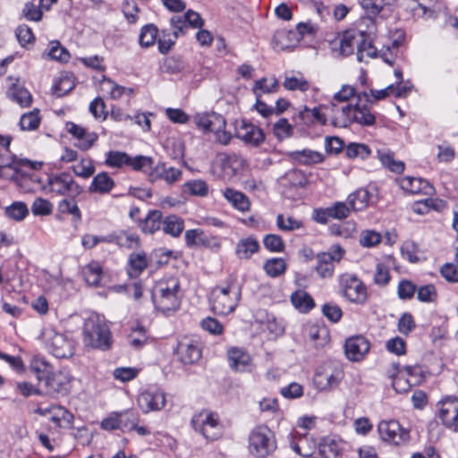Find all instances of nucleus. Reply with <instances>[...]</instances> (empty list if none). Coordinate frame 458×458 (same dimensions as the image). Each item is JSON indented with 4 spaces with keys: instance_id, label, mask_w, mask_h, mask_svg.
I'll return each mask as SVG.
<instances>
[{
    "instance_id": "61",
    "label": "nucleus",
    "mask_w": 458,
    "mask_h": 458,
    "mask_svg": "<svg viewBox=\"0 0 458 458\" xmlns=\"http://www.w3.org/2000/svg\"><path fill=\"white\" fill-rule=\"evenodd\" d=\"M415 292H417L416 285L410 280L403 279L399 282L397 287V294L401 300H411Z\"/></svg>"
},
{
    "instance_id": "60",
    "label": "nucleus",
    "mask_w": 458,
    "mask_h": 458,
    "mask_svg": "<svg viewBox=\"0 0 458 458\" xmlns=\"http://www.w3.org/2000/svg\"><path fill=\"white\" fill-rule=\"evenodd\" d=\"M15 36L21 47H26L28 44H33L36 39L32 30L26 24L19 25L16 28Z\"/></svg>"
},
{
    "instance_id": "2",
    "label": "nucleus",
    "mask_w": 458,
    "mask_h": 458,
    "mask_svg": "<svg viewBox=\"0 0 458 458\" xmlns=\"http://www.w3.org/2000/svg\"><path fill=\"white\" fill-rule=\"evenodd\" d=\"M241 298L239 284L231 280L226 285H218L212 289L209 297L211 310L217 315L225 316L233 312Z\"/></svg>"
},
{
    "instance_id": "64",
    "label": "nucleus",
    "mask_w": 458,
    "mask_h": 458,
    "mask_svg": "<svg viewBox=\"0 0 458 458\" xmlns=\"http://www.w3.org/2000/svg\"><path fill=\"white\" fill-rule=\"evenodd\" d=\"M52 203L42 198H37L31 206V211L34 216H47L52 213Z\"/></svg>"
},
{
    "instance_id": "57",
    "label": "nucleus",
    "mask_w": 458,
    "mask_h": 458,
    "mask_svg": "<svg viewBox=\"0 0 458 458\" xmlns=\"http://www.w3.org/2000/svg\"><path fill=\"white\" fill-rule=\"evenodd\" d=\"M21 15L28 21H39L42 19L43 13L38 4H35L34 1H31L24 4Z\"/></svg>"
},
{
    "instance_id": "16",
    "label": "nucleus",
    "mask_w": 458,
    "mask_h": 458,
    "mask_svg": "<svg viewBox=\"0 0 458 458\" xmlns=\"http://www.w3.org/2000/svg\"><path fill=\"white\" fill-rule=\"evenodd\" d=\"M219 157L221 176L225 180L240 176L247 165L246 160L237 154H221Z\"/></svg>"
},
{
    "instance_id": "27",
    "label": "nucleus",
    "mask_w": 458,
    "mask_h": 458,
    "mask_svg": "<svg viewBox=\"0 0 458 458\" xmlns=\"http://www.w3.org/2000/svg\"><path fill=\"white\" fill-rule=\"evenodd\" d=\"M223 196L234 208L242 212L249 210L250 202L244 193L232 188H226L223 191Z\"/></svg>"
},
{
    "instance_id": "22",
    "label": "nucleus",
    "mask_w": 458,
    "mask_h": 458,
    "mask_svg": "<svg viewBox=\"0 0 458 458\" xmlns=\"http://www.w3.org/2000/svg\"><path fill=\"white\" fill-rule=\"evenodd\" d=\"M49 349L59 359L69 358L73 354V344L62 334H55L50 340Z\"/></svg>"
},
{
    "instance_id": "20",
    "label": "nucleus",
    "mask_w": 458,
    "mask_h": 458,
    "mask_svg": "<svg viewBox=\"0 0 458 458\" xmlns=\"http://www.w3.org/2000/svg\"><path fill=\"white\" fill-rule=\"evenodd\" d=\"M66 131L74 138L79 140L77 147L82 150L90 148L98 140V135L94 132H87V130L72 122H67L65 124Z\"/></svg>"
},
{
    "instance_id": "56",
    "label": "nucleus",
    "mask_w": 458,
    "mask_h": 458,
    "mask_svg": "<svg viewBox=\"0 0 458 458\" xmlns=\"http://www.w3.org/2000/svg\"><path fill=\"white\" fill-rule=\"evenodd\" d=\"M263 244L266 250L270 252H283L285 244L280 235L270 233L263 238Z\"/></svg>"
},
{
    "instance_id": "24",
    "label": "nucleus",
    "mask_w": 458,
    "mask_h": 458,
    "mask_svg": "<svg viewBox=\"0 0 458 458\" xmlns=\"http://www.w3.org/2000/svg\"><path fill=\"white\" fill-rule=\"evenodd\" d=\"M273 42L281 50L294 47L300 42V36L293 30H276L273 37Z\"/></svg>"
},
{
    "instance_id": "19",
    "label": "nucleus",
    "mask_w": 458,
    "mask_h": 458,
    "mask_svg": "<svg viewBox=\"0 0 458 458\" xmlns=\"http://www.w3.org/2000/svg\"><path fill=\"white\" fill-rule=\"evenodd\" d=\"M201 349L198 342L183 340L178 344L177 355L184 364H194L201 358Z\"/></svg>"
},
{
    "instance_id": "38",
    "label": "nucleus",
    "mask_w": 458,
    "mask_h": 458,
    "mask_svg": "<svg viewBox=\"0 0 458 458\" xmlns=\"http://www.w3.org/2000/svg\"><path fill=\"white\" fill-rule=\"evenodd\" d=\"M319 454L323 458H336L340 453V443L331 437H324L319 443Z\"/></svg>"
},
{
    "instance_id": "9",
    "label": "nucleus",
    "mask_w": 458,
    "mask_h": 458,
    "mask_svg": "<svg viewBox=\"0 0 458 458\" xmlns=\"http://www.w3.org/2000/svg\"><path fill=\"white\" fill-rule=\"evenodd\" d=\"M105 163L107 166L113 168L130 166L132 170L138 171L146 168L150 164V160L143 155L132 157L123 151L110 150L106 154Z\"/></svg>"
},
{
    "instance_id": "17",
    "label": "nucleus",
    "mask_w": 458,
    "mask_h": 458,
    "mask_svg": "<svg viewBox=\"0 0 458 458\" xmlns=\"http://www.w3.org/2000/svg\"><path fill=\"white\" fill-rule=\"evenodd\" d=\"M439 404V419L442 423L446 428L458 431V399L447 397Z\"/></svg>"
},
{
    "instance_id": "21",
    "label": "nucleus",
    "mask_w": 458,
    "mask_h": 458,
    "mask_svg": "<svg viewBox=\"0 0 458 458\" xmlns=\"http://www.w3.org/2000/svg\"><path fill=\"white\" fill-rule=\"evenodd\" d=\"M401 188L411 194L422 193L425 195H431L434 193V187L422 178L406 176L400 182Z\"/></svg>"
},
{
    "instance_id": "25",
    "label": "nucleus",
    "mask_w": 458,
    "mask_h": 458,
    "mask_svg": "<svg viewBox=\"0 0 458 458\" xmlns=\"http://www.w3.org/2000/svg\"><path fill=\"white\" fill-rule=\"evenodd\" d=\"M163 219L162 212L160 210H150L144 220L140 221L139 225L144 233L152 234L162 229Z\"/></svg>"
},
{
    "instance_id": "6",
    "label": "nucleus",
    "mask_w": 458,
    "mask_h": 458,
    "mask_svg": "<svg viewBox=\"0 0 458 458\" xmlns=\"http://www.w3.org/2000/svg\"><path fill=\"white\" fill-rule=\"evenodd\" d=\"M44 190L56 195L68 196L72 199H75L83 191V188L68 173L48 176L47 184L44 186Z\"/></svg>"
},
{
    "instance_id": "12",
    "label": "nucleus",
    "mask_w": 458,
    "mask_h": 458,
    "mask_svg": "<svg viewBox=\"0 0 458 458\" xmlns=\"http://www.w3.org/2000/svg\"><path fill=\"white\" fill-rule=\"evenodd\" d=\"M226 358L230 369L234 372H250L255 367L254 356L244 347H228L226 350Z\"/></svg>"
},
{
    "instance_id": "50",
    "label": "nucleus",
    "mask_w": 458,
    "mask_h": 458,
    "mask_svg": "<svg viewBox=\"0 0 458 458\" xmlns=\"http://www.w3.org/2000/svg\"><path fill=\"white\" fill-rule=\"evenodd\" d=\"M185 68L184 61L181 56H169L164 60L161 69L164 72L169 74H177Z\"/></svg>"
},
{
    "instance_id": "53",
    "label": "nucleus",
    "mask_w": 458,
    "mask_h": 458,
    "mask_svg": "<svg viewBox=\"0 0 458 458\" xmlns=\"http://www.w3.org/2000/svg\"><path fill=\"white\" fill-rule=\"evenodd\" d=\"M289 106V101L284 98L277 99L275 107L267 106L264 102L259 100V114L265 117H267L274 113L276 114H280L284 112Z\"/></svg>"
},
{
    "instance_id": "59",
    "label": "nucleus",
    "mask_w": 458,
    "mask_h": 458,
    "mask_svg": "<svg viewBox=\"0 0 458 458\" xmlns=\"http://www.w3.org/2000/svg\"><path fill=\"white\" fill-rule=\"evenodd\" d=\"M276 225L279 230L291 232L300 229L303 226L301 221L297 220L293 216H288L286 219L284 215L280 214L276 217Z\"/></svg>"
},
{
    "instance_id": "14",
    "label": "nucleus",
    "mask_w": 458,
    "mask_h": 458,
    "mask_svg": "<svg viewBox=\"0 0 458 458\" xmlns=\"http://www.w3.org/2000/svg\"><path fill=\"white\" fill-rule=\"evenodd\" d=\"M344 254V250L339 245L333 246L328 252L318 253L315 270L323 278L331 277L335 270L334 262H339Z\"/></svg>"
},
{
    "instance_id": "51",
    "label": "nucleus",
    "mask_w": 458,
    "mask_h": 458,
    "mask_svg": "<svg viewBox=\"0 0 458 458\" xmlns=\"http://www.w3.org/2000/svg\"><path fill=\"white\" fill-rule=\"evenodd\" d=\"M359 39L353 33L346 31L340 39L339 52L343 56H348L353 54L354 47L357 46Z\"/></svg>"
},
{
    "instance_id": "40",
    "label": "nucleus",
    "mask_w": 458,
    "mask_h": 458,
    "mask_svg": "<svg viewBox=\"0 0 458 458\" xmlns=\"http://www.w3.org/2000/svg\"><path fill=\"white\" fill-rule=\"evenodd\" d=\"M377 157L382 165L390 171L401 174L404 170V163L394 159L393 153L388 150H377Z\"/></svg>"
},
{
    "instance_id": "8",
    "label": "nucleus",
    "mask_w": 458,
    "mask_h": 458,
    "mask_svg": "<svg viewBox=\"0 0 458 458\" xmlns=\"http://www.w3.org/2000/svg\"><path fill=\"white\" fill-rule=\"evenodd\" d=\"M343 377L344 371L339 365L325 362L317 369L314 382L320 390H330L336 387Z\"/></svg>"
},
{
    "instance_id": "34",
    "label": "nucleus",
    "mask_w": 458,
    "mask_h": 458,
    "mask_svg": "<svg viewBox=\"0 0 458 458\" xmlns=\"http://www.w3.org/2000/svg\"><path fill=\"white\" fill-rule=\"evenodd\" d=\"M57 210L60 214L71 215L74 223L81 221V212L77 205V202L72 198L62 199L57 206Z\"/></svg>"
},
{
    "instance_id": "26",
    "label": "nucleus",
    "mask_w": 458,
    "mask_h": 458,
    "mask_svg": "<svg viewBox=\"0 0 458 458\" xmlns=\"http://www.w3.org/2000/svg\"><path fill=\"white\" fill-rule=\"evenodd\" d=\"M114 181L110 177V175L106 172H102L93 178L91 184L89 187V192L106 194L114 189Z\"/></svg>"
},
{
    "instance_id": "43",
    "label": "nucleus",
    "mask_w": 458,
    "mask_h": 458,
    "mask_svg": "<svg viewBox=\"0 0 458 458\" xmlns=\"http://www.w3.org/2000/svg\"><path fill=\"white\" fill-rule=\"evenodd\" d=\"M283 86L289 90L299 89L302 92H306L310 89V82L301 73H298L296 76L286 74Z\"/></svg>"
},
{
    "instance_id": "48",
    "label": "nucleus",
    "mask_w": 458,
    "mask_h": 458,
    "mask_svg": "<svg viewBox=\"0 0 458 458\" xmlns=\"http://www.w3.org/2000/svg\"><path fill=\"white\" fill-rule=\"evenodd\" d=\"M371 154V150L368 145L363 143L352 142L345 148V155L348 158L360 157L366 159Z\"/></svg>"
},
{
    "instance_id": "36",
    "label": "nucleus",
    "mask_w": 458,
    "mask_h": 458,
    "mask_svg": "<svg viewBox=\"0 0 458 458\" xmlns=\"http://www.w3.org/2000/svg\"><path fill=\"white\" fill-rule=\"evenodd\" d=\"M369 197L370 194L369 191L365 189H359L348 196L347 201L352 210L359 211L364 209L368 206Z\"/></svg>"
},
{
    "instance_id": "37",
    "label": "nucleus",
    "mask_w": 458,
    "mask_h": 458,
    "mask_svg": "<svg viewBox=\"0 0 458 458\" xmlns=\"http://www.w3.org/2000/svg\"><path fill=\"white\" fill-rule=\"evenodd\" d=\"M103 269L99 263L90 262L83 269V276L89 285L98 286L102 279Z\"/></svg>"
},
{
    "instance_id": "29",
    "label": "nucleus",
    "mask_w": 458,
    "mask_h": 458,
    "mask_svg": "<svg viewBox=\"0 0 458 458\" xmlns=\"http://www.w3.org/2000/svg\"><path fill=\"white\" fill-rule=\"evenodd\" d=\"M184 229V220L174 214L166 216L163 219L162 231L165 234L177 238Z\"/></svg>"
},
{
    "instance_id": "44",
    "label": "nucleus",
    "mask_w": 458,
    "mask_h": 458,
    "mask_svg": "<svg viewBox=\"0 0 458 458\" xmlns=\"http://www.w3.org/2000/svg\"><path fill=\"white\" fill-rule=\"evenodd\" d=\"M158 30L154 24L144 25L139 36V42L142 47L153 46L157 40Z\"/></svg>"
},
{
    "instance_id": "41",
    "label": "nucleus",
    "mask_w": 458,
    "mask_h": 458,
    "mask_svg": "<svg viewBox=\"0 0 458 458\" xmlns=\"http://www.w3.org/2000/svg\"><path fill=\"white\" fill-rule=\"evenodd\" d=\"M182 191L192 196L206 197L208 185L204 180H191L183 183Z\"/></svg>"
},
{
    "instance_id": "4",
    "label": "nucleus",
    "mask_w": 458,
    "mask_h": 458,
    "mask_svg": "<svg viewBox=\"0 0 458 458\" xmlns=\"http://www.w3.org/2000/svg\"><path fill=\"white\" fill-rule=\"evenodd\" d=\"M359 101L355 106L347 105L342 107V113L339 116H335L331 123L335 127L345 128L352 123L362 126H371L376 122V116L370 112L367 104L360 105Z\"/></svg>"
},
{
    "instance_id": "3",
    "label": "nucleus",
    "mask_w": 458,
    "mask_h": 458,
    "mask_svg": "<svg viewBox=\"0 0 458 458\" xmlns=\"http://www.w3.org/2000/svg\"><path fill=\"white\" fill-rule=\"evenodd\" d=\"M180 289V283L175 278H172L165 284L160 283L157 292L152 294L156 309L165 315L177 310L181 305Z\"/></svg>"
},
{
    "instance_id": "5",
    "label": "nucleus",
    "mask_w": 458,
    "mask_h": 458,
    "mask_svg": "<svg viewBox=\"0 0 458 458\" xmlns=\"http://www.w3.org/2000/svg\"><path fill=\"white\" fill-rule=\"evenodd\" d=\"M194 123L202 131L216 133L217 140L223 145L228 144L231 140V133L225 130V119L217 113L197 114L194 116Z\"/></svg>"
},
{
    "instance_id": "52",
    "label": "nucleus",
    "mask_w": 458,
    "mask_h": 458,
    "mask_svg": "<svg viewBox=\"0 0 458 458\" xmlns=\"http://www.w3.org/2000/svg\"><path fill=\"white\" fill-rule=\"evenodd\" d=\"M148 340L147 330L142 326H137L128 336L130 345L135 349H140Z\"/></svg>"
},
{
    "instance_id": "39",
    "label": "nucleus",
    "mask_w": 458,
    "mask_h": 458,
    "mask_svg": "<svg viewBox=\"0 0 458 458\" xmlns=\"http://www.w3.org/2000/svg\"><path fill=\"white\" fill-rule=\"evenodd\" d=\"M256 251H258V242L253 236L242 239L237 244L236 254L240 259H249Z\"/></svg>"
},
{
    "instance_id": "31",
    "label": "nucleus",
    "mask_w": 458,
    "mask_h": 458,
    "mask_svg": "<svg viewBox=\"0 0 458 458\" xmlns=\"http://www.w3.org/2000/svg\"><path fill=\"white\" fill-rule=\"evenodd\" d=\"M290 157L295 160L300 162L301 164L309 165L314 164H319L324 161V156L320 152L310 150V149H302L296 150L290 153Z\"/></svg>"
},
{
    "instance_id": "30",
    "label": "nucleus",
    "mask_w": 458,
    "mask_h": 458,
    "mask_svg": "<svg viewBox=\"0 0 458 458\" xmlns=\"http://www.w3.org/2000/svg\"><path fill=\"white\" fill-rule=\"evenodd\" d=\"M30 371L36 376L39 387L52 372L51 365L39 357H33L30 364Z\"/></svg>"
},
{
    "instance_id": "32",
    "label": "nucleus",
    "mask_w": 458,
    "mask_h": 458,
    "mask_svg": "<svg viewBox=\"0 0 458 458\" xmlns=\"http://www.w3.org/2000/svg\"><path fill=\"white\" fill-rule=\"evenodd\" d=\"M185 243L189 248L208 246L209 240L200 228L187 230L184 234Z\"/></svg>"
},
{
    "instance_id": "11",
    "label": "nucleus",
    "mask_w": 458,
    "mask_h": 458,
    "mask_svg": "<svg viewBox=\"0 0 458 458\" xmlns=\"http://www.w3.org/2000/svg\"><path fill=\"white\" fill-rule=\"evenodd\" d=\"M191 423L194 429L208 440H216L221 435L218 418L212 412L202 411L199 413L192 418Z\"/></svg>"
},
{
    "instance_id": "46",
    "label": "nucleus",
    "mask_w": 458,
    "mask_h": 458,
    "mask_svg": "<svg viewBox=\"0 0 458 458\" xmlns=\"http://www.w3.org/2000/svg\"><path fill=\"white\" fill-rule=\"evenodd\" d=\"M4 215L15 221H21L29 215V209L25 203L14 201L4 209Z\"/></svg>"
},
{
    "instance_id": "54",
    "label": "nucleus",
    "mask_w": 458,
    "mask_h": 458,
    "mask_svg": "<svg viewBox=\"0 0 458 458\" xmlns=\"http://www.w3.org/2000/svg\"><path fill=\"white\" fill-rule=\"evenodd\" d=\"M102 87L108 90V93L113 99L120 98L124 93H127L128 95L133 94L132 89L120 86L109 79H105L102 81Z\"/></svg>"
},
{
    "instance_id": "63",
    "label": "nucleus",
    "mask_w": 458,
    "mask_h": 458,
    "mask_svg": "<svg viewBox=\"0 0 458 458\" xmlns=\"http://www.w3.org/2000/svg\"><path fill=\"white\" fill-rule=\"evenodd\" d=\"M51 59L66 63L70 59V54L66 48L62 47L58 41L51 42V47L48 52Z\"/></svg>"
},
{
    "instance_id": "7",
    "label": "nucleus",
    "mask_w": 458,
    "mask_h": 458,
    "mask_svg": "<svg viewBox=\"0 0 458 458\" xmlns=\"http://www.w3.org/2000/svg\"><path fill=\"white\" fill-rule=\"evenodd\" d=\"M72 376L68 370L52 371L40 386L46 394L50 396H64L71 390Z\"/></svg>"
},
{
    "instance_id": "1",
    "label": "nucleus",
    "mask_w": 458,
    "mask_h": 458,
    "mask_svg": "<svg viewBox=\"0 0 458 458\" xmlns=\"http://www.w3.org/2000/svg\"><path fill=\"white\" fill-rule=\"evenodd\" d=\"M83 343L86 347L108 351L113 344L111 330L103 317L93 314L89 317L83 327Z\"/></svg>"
},
{
    "instance_id": "35",
    "label": "nucleus",
    "mask_w": 458,
    "mask_h": 458,
    "mask_svg": "<svg viewBox=\"0 0 458 458\" xmlns=\"http://www.w3.org/2000/svg\"><path fill=\"white\" fill-rule=\"evenodd\" d=\"M235 135L245 142V144L258 147V138H255L254 126L247 123L245 121H241L240 126L235 127Z\"/></svg>"
},
{
    "instance_id": "28",
    "label": "nucleus",
    "mask_w": 458,
    "mask_h": 458,
    "mask_svg": "<svg viewBox=\"0 0 458 458\" xmlns=\"http://www.w3.org/2000/svg\"><path fill=\"white\" fill-rule=\"evenodd\" d=\"M148 262L145 252H132L128 259V274L131 277H138L148 267Z\"/></svg>"
},
{
    "instance_id": "58",
    "label": "nucleus",
    "mask_w": 458,
    "mask_h": 458,
    "mask_svg": "<svg viewBox=\"0 0 458 458\" xmlns=\"http://www.w3.org/2000/svg\"><path fill=\"white\" fill-rule=\"evenodd\" d=\"M140 242L139 236L135 233L121 232L115 235L114 243L122 248L132 249L138 246Z\"/></svg>"
},
{
    "instance_id": "45",
    "label": "nucleus",
    "mask_w": 458,
    "mask_h": 458,
    "mask_svg": "<svg viewBox=\"0 0 458 458\" xmlns=\"http://www.w3.org/2000/svg\"><path fill=\"white\" fill-rule=\"evenodd\" d=\"M40 121L39 110L34 109L33 111L23 114L20 119L19 124L22 131H34L38 128Z\"/></svg>"
},
{
    "instance_id": "49",
    "label": "nucleus",
    "mask_w": 458,
    "mask_h": 458,
    "mask_svg": "<svg viewBox=\"0 0 458 458\" xmlns=\"http://www.w3.org/2000/svg\"><path fill=\"white\" fill-rule=\"evenodd\" d=\"M263 267L267 276L271 277H276L284 273L286 269V264L283 259L273 258L267 259L265 262Z\"/></svg>"
},
{
    "instance_id": "33",
    "label": "nucleus",
    "mask_w": 458,
    "mask_h": 458,
    "mask_svg": "<svg viewBox=\"0 0 458 458\" xmlns=\"http://www.w3.org/2000/svg\"><path fill=\"white\" fill-rule=\"evenodd\" d=\"M293 305L301 312H309L314 306L312 297L306 292L299 290L291 295Z\"/></svg>"
},
{
    "instance_id": "10",
    "label": "nucleus",
    "mask_w": 458,
    "mask_h": 458,
    "mask_svg": "<svg viewBox=\"0 0 458 458\" xmlns=\"http://www.w3.org/2000/svg\"><path fill=\"white\" fill-rule=\"evenodd\" d=\"M342 292L350 302L363 305L368 299L365 284L355 276L345 275L341 279Z\"/></svg>"
},
{
    "instance_id": "55",
    "label": "nucleus",
    "mask_w": 458,
    "mask_h": 458,
    "mask_svg": "<svg viewBox=\"0 0 458 458\" xmlns=\"http://www.w3.org/2000/svg\"><path fill=\"white\" fill-rule=\"evenodd\" d=\"M357 58L359 62H362L363 60V52H366L367 55L369 57L377 56L376 49L374 48L371 41L366 38V35L363 32L360 33V39L359 42H357Z\"/></svg>"
},
{
    "instance_id": "13",
    "label": "nucleus",
    "mask_w": 458,
    "mask_h": 458,
    "mask_svg": "<svg viewBox=\"0 0 458 458\" xmlns=\"http://www.w3.org/2000/svg\"><path fill=\"white\" fill-rule=\"evenodd\" d=\"M137 403L144 413L157 411L165 405V394L161 389L149 386L139 394Z\"/></svg>"
},
{
    "instance_id": "15",
    "label": "nucleus",
    "mask_w": 458,
    "mask_h": 458,
    "mask_svg": "<svg viewBox=\"0 0 458 458\" xmlns=\"http://www.w3.org/2000/svg\"><path fill=\"white\" fill-rule=\"evenodd\" d=\"M378 433L384 441L401 445L408 441L409 431L402 428L397 420L381 421L377 426Z\"/></svg>"
},
{
    "instance_id": "62",
    "label": "nucleus",
    "mask_w": 458,
    "mask_h": 458,
    "mask_svg": "<svg viewBox=\"0 0 458 458\" xmlns=\"http://www.w3.org/2000/svg\"><path fill=\"white\" fill-rule=\"evenodd\" d=\"M333 219L343 220L349 216L352 208L347 202L337 201L329 207Z\"/></svg>"
},
{
    "instance_id": "23",
    "label": "nucleus",
    "mask_w": 458,
    "mask_h": 458,
    "mask_svg": "<svg viewBox=\"0 0 458 458\" xmlns=\"http://www.w3.org/2000/svg\"><path fill=\"white\" fill-rule=\"evenodd\" d=\"M276 449L274 432L267 426H259V456L271 454Z\"/></svg>"
},
{
    "instance_id": "47",
    "label": "nucleus",
    "mask_w": 458,
    "mask_h": 458,
    "mask_svg": "<svg viewBox=\"0 0 458 458\" xmlns=\"http://www.w3.org/2000/svg\"><path fill=\"white\" fill-rule=\"evenodd\" d=\"M150 160V164L144 169H140L137 172H142L146 174L148 177L149 182H155L157 180H164V175L165 172V165L163 163H158L156 165H154V159L150 157H148Z\"/></svg>"
},
{
    "instance_id": "18",
    "label": "nucleus",
    "mask_w": 458,
    "mask_h": 458,
    "mask_svg": "<svg viewBox=\"0 0 458 458\" xmlns=\"http://www.w3.org/2000/svg\"><path fill=\"white\" fill-rule=\"evenodd\" d=\"M369 351V343L362 335L349 337L345 341L344 353L349 360L360 361Z\"/></svg>"
},
{
    "instance_id": "42",
    "label": "nucleus",
    "mask_w": 458,
    "mask_h": 458,
    "mask_svg": "<svg viewBox=\"0 0 458 458\" xmlns=\"http://www.w3.org/2000/svg\"><path fill=\"white\" fill-rule=\"evenodd\" d=\"M8 96L21 106H29L32 102L31 94L23 87L13 85L9 89Z\"/></svg>"
}]
</instances>
